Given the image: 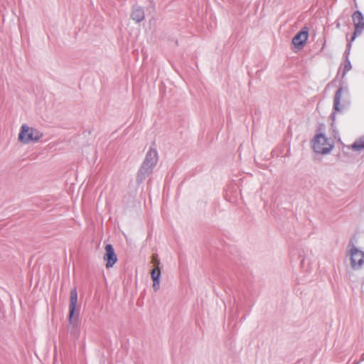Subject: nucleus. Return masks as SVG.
I'll use <instances>...</instances> for the list:
<instances>
[{
	"instance_id": "nucleus-1",
	"label": "nucleus",
	"mask_w": 364,
	"mask_h": 364,
	"mask_svg": "<svg viewBox=\"0 0 364 364\" xmlns=\"http://www.w3.org/2000/svg\"><path fill=\"white\" fill-rule=\"evenodd\" d=\"M158 161V153L156 149H150L137 173V181H143L150 174Z\"/></svg>"
},
{
	"instance_id": "nucleus-2",
	"label": "nucleus",
	"mask_w": 364,
	"mask_h": 364,
	"mask_svg": "<svg viewBox=\"0 0 364 364\" xmlns=\"http://www.w3.org/2000/svg\"><path fill=\"white\" fill-rule=\"evenodd\" d=\"M43 136V132L39 129L23 124L20 128L18 139L20 142L28 144L31 142L38 141Z\"/></svg>"
},
{
	"instance_id": "nucleus-3",
	"label": "nucleus",
	"mask_w": 364,
	"mask_h": 364,
	"mask_svg": "<svg viewBox=\"0 0 364 364\" xmlns=\"http://www.w3.org/2000/svg\"><path fill=\"white\" fill-rule=\"evenodd\" d=\"M350 266L354 270L360 269L364 264V252L353 246L348 251Z\"/></svg>"
},
{
	"instance_id": "nucleus-4",
	"label": "nucleus",
	"mask_w": 364,
	"mask_h": 364,
	"mask_svg": "<svg viewBox=\"0 0 364 364\" xmlns=\"http://www.w3.org/2000/svg\"><path fill=\"white\" fill-rule=\"evenodd\" d=\"M332 145L323 134H317L314 140V150L318 154H326L332 149Z\"/></svg>"
},
{
	"instance_id": "nucleus-5",
	"label": "nucleus",
	"mask_w": 364,
	"mask_h": 364,
	"mask_svg": "<svg viewBox=\"0 0 364 364\" xmlns=\"http://www.w3.org/2000/svg\"><path fill=\"white\" fill-rule=\"evenodd\" d=\"M352 19L355 26L351 41H354L357 35H360L364 31V16L360 11H356L352 15Z\"/></svg>"
},
{
	"instance_id": "nucleus-6",
	"label": "nucleus",
	"mask_w": 364,
	"mask_h": 364,
	"mask_svg": "<svg viewBox=\"0 0 364 364\" xmlns=\"http://www.w3.org/2000/svg\"><path fill=\"white\" fill-rule=\"evenodd\" d=\"M103 259L105 262L107 268L112 267L117 262V257L112 245L108 244L105 246V253L103 256Z\"/></svg>"
},
{
	"instance_id": "nucleus-7",
	"label": "nucleus",
	"mask_w": 364,
	"mask_h": 364,
	"mask_svg": "<svg viewBox=\"0 0 364 364\" xmlns=\"http://www.w3.org/2000/svg\"><path fill=\"white\" fill-rule=\"evenodd\" d=\"M77 291L76 288L71 289L70 293V304H69V317L68 320L70 323L73 322L74 314L77 307Z\"/></svg>"
},
{
	"instance_id": "nucleus-8",
	"label": "nucleus",
	"mask_w": 364,
	"mask_h": 364,
	"mask_svg": "<svg viewBox=\"0 0 364 364\" xmlns=\"http://www.w3.org/2000/svg\"><path fill=\"white\" fill-rule=\"evenodd\" d=\"M308 39V31H299L292 39V43L294 46L301 48Z\"/></svg>"
},
{
	"instance_id": "nucleus-9",
	"label": "nucleus",
	"mask_w": 364,
	"mask_h": 364,
	"mask_svg": "<svg viewBox=\"0 0 364 364\" xmlns=\"http://www.w3.org/2000/svg\"><path fill=\"white\" fill-rule=\"evenodd\" d=\"M145 15L142 8L140 6H134L131 14V18L136 23H139L144 19Z\"/></svg>"
},
{
	"instance_id": "nucleus-10",
	"label": "nucleus",
	"mask_w": 364,
	"mask_h": 364,
	"mask_svg": "<svg viewBox=\"0 0 364 364\" xmlns=\"http://www.w3.org/2000/svg\"><path fill=\"white\" fill-rule=\"evenodd\" d=\"M342 87H340L336 92L333 100V109L336 112H340L341 108L340 107V102L342 97Z\"/></svg>"
},
{
	"instance_id": "nucleus-11",
	"label": "nucleus",
	"mask_w": 364,
	"mask_h": 364,
	"mask_svg": "<svg viewBox=\"0 0 364 364\" xmlns=\"http://www.w3.org/2000/svg\"><path fill=\"white\" fill-rule=\"evenodd\" d=\"M301 267L306 272L311 270V258L309 256H304L301 260Z\"/></svg>"
},
{
	"instance_id": "nucleus-12",
	"label": "nucleus",
	"mask_w": 364,
	"mask_h": 364,
	"mask_svg": "<svg viewBox=\"0 0 364 364\" xmlns=\"http://www.w3.org/2000/svg\"><path fill=\"white\" fill-rule=\"evenodd\" d=\"M352 149L360 151L364 149V136L356 140L351 146Z\"/></svg>"
},
{
	"instance_id": "nucleus-13",
	"label": "nucleus",
	"mask_w": 364,
	"mask_h": 364,
	"mask_svg": "<svg viewBox=\"0 0 364 364\" xmlns=\"http://www.w3.org/2000/svg\"><path fill=\"white\" fill-rule=\"evenodd\" d=\"M352 68V66H351V63L348 59V57L346 56V60L344 63V65H343V77H344L346 73L350 71Z\"/></svg>"
},
{
	"instance_id": "nucleus-14",
	"label": "nucleus",
	"mask_w": 364,
	"mask_h": 364,
	"mask_svg": "<svg viewBox=\"0 0 364 364\" xmlns=\"http://www.w3.org/2000/svg\"><path fill=\"white\" fill-rule=\"evenodd\" d=\"M151 277L152 280L160 279V277H161L160 269L158 267L152 269V271L151 272Z\"/></svg>"
},
{
	"instance_id": "nucleus-15",
	"label": "nucleus",
	"mask_w": 364,
	"mask_h": 364,
	"mask_svg": "<svg viewBox=\"0 0 364 364\" xmlns=\"http://www.w3.org/2000/svg\"><path fill=\"white\" fill-rule=\"evenodd\" d=\"M160 287V279L153 280V289L155 291H158Z\"/></svg>"
},
{
	"instance_id": "nucleus-16",
	"label": "nucleus",
	"mask_w": 364,
	"mask_h": 364,
	"mask_svg": "<svg viewBox=\"0 0 364 364\" xmlns=\"http://www.w3.org/2000/svg\"><path fill=\"white\" fill-rule=\"evenodd\" d=\"M153 262H156V257L154 255L153 256ZM157 262H159L157 261Z\"/></svg>"
},
{
	"instance_id": "nucleus-17",
	"label": "nucleus",
	"mask_w": 364,
	"mask_h": 364,
	"mask_svg": "<svg viewBox=\"0 0 364 364\" xmlns=\"http://www.w3.org/2000/svg\"><path fill=\"white\" fill-rule=\"evenodd\" d=\"M331 117H332L333 119H334V118H335V113H333V114H331Z\"/></svg>"
},
{
	"instance_id": "nucleus-18",
	"label": "nucleus",
	"mask_w": 364,
	"mask_h": 364,
	"mask_svg": "<svg viewBox=\"0 0 364 364\" xmlns=\"http://www.w3.org/2000/svg\"><path fill=\"white\" fill-rule=\"evenodd\" d=\"M350 46H351V43H350L348 45V46L350 48Z\"/></svg>"
}]
</instances>
